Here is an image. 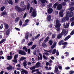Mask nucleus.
<instances>
[{
  "instance_id": "f257e3e1",
  "label": "nucleus",
  "mask_w": 74,
  "mask_h": 74,
  "mask_svg": "<svg viewBox=\"0 0 74 74\" xmlns=\"http://www.w3.org/2000/svg\"><path fill=\"white\" fill-rule=\"evenodd\" d=\"M73 16V12L71 11H67L66 12V15L65 17H64L62 19V22H64L66 21V20L68 21L69 19V18L72 17Z\"/></svg>"
},
{
  "instance_id": "f03ea898",
  "label": "nucleus",
  "mask_w": 74,
  "mask_h": 74,
  "mask_svg": "<svg viewBox=\"0 0 74 74\" xmlns=\"http://www.w3.org/2000/svg\"><path fill=\"white\" fill-rule=\"evenodd\" d=\"M26 5L25 6V8H22L18 6H15V10H16L18 12H22V11H25L26 8Z\"/></svg>"
},
{
  "instance_id": "7ed1b4c3",
  "label": "nucleus",
  "mask_w": 74,
  "mask_h": 74,
  "mask_svg": "<svg viewBox=\"0 0 74 74\" xmlns=\"http://www.w3.org/2000/svg\"><path fill=\"white\" fill-rule=\"evenodd\" d=\"M56 25L55 26V27H60V26H61V24L60 23L59 20L58 19L56 20Z\"/></svg>"
},
{
  "instance_id": "20e7f679",
  "label": "nucleus",
  "mask_w": 74,
  "mask_h": 74,
  "mask_svg": "<svg viewBox=\"0 0 74 74\" xmlns=\"http://www.w3.org/2000/svg\"><path fill=\"white\" fill-rule=\"evenodd\" d=\"M18 53L21 55H26V54L25 52L20 50L18 51Z\"/></svg>"
},
{
  "instance_id": "39448f33",
  "label": "nucleus",
  "mask_w": 74,
  "mask_h": 74,
  "mask_svg": "<svg viewBox=\"0 0 74 74\" xmlns=\"http://www.w3.org/2000/svg\"><path fill=\"white\" fill-rule=\"evenodd\" d=\"M40 66H41V63L40 62H38L35 65V66L37 68H39L40 67Z\"/></svg>"
},
{
  "instance_id": "423d86ee",
  "label": "nucleus",
  "mask_w": 74,
  "mask_h": 74,
  "mask_svg": "<svg viewBox=\"0 0 74 74\" xmlns=\"http://www.w3.org/2000/svg\"><path fill=\"white\" fill-rule=\"evenodd\" d=\"M22 71L21 72V74H28V72L26 70L24 69H21Z\"/></svg>"
},
{
  "instance_id": "0eeeda50",
  "label": "nucleus",
  "mask_w": 74,
  "mask_h": 74,
  "mask_svg": "<svg viewBox=\"0 0 74 74\" xmlns=\"http://www.w3.org/2000/svg\"><path fill=\"white\" fill-rule=\"evenodd\" d=\"M53 12V9L51 8H50L48 9V10H47L48 13L49 14H51Z\"/></svg>"
},
{
  "instance_id": "6e6552de",
  "label": "nucleus",
  "mask_w": 74,
  "mask_h": 74,
  "mask_svg": "<svg viewBox=\"0 0 74 74\" xmlns=\"http://www.w3.org/2000/svg\"><path fill=\"white\" fill-rule=\"evenodd\" d=\"M63 11L64 10H62L61 11L59 12V15L61 17H63Z\"/></svg>"
},
{
  "instance_id": "1a4fd4ad",
  "label": "nucleus",
  "mask_w": 74,
  "mask_h": 74,
  "mask_svg": "<svg viewBox=\"0 0 74 74\" xmlns=\"http://www.w3.org/2000/svg\"><path fill=\"white\" fill-rule=\"evenodd\" d=\"M3 25H4L5 29H8L9 28V25L8 24L5 23H3Z\"/></svg>"
},
{
  "instance_id": "9d476101",
  "label": "nucleus",
  "mask_w": 74,
  "mask_h": 74,
  "mask_svg": "<svg viewBox=\"0 0 74 74\" xmlns=\"http://www.w3.org/2000/svg\"><path fill=\"white\" fill-rule=\"evenodd\" d=\"M47 21L48 22H49V21H51V16L50 15H47Z\"/></svg>"
},
{
  "instance_id": "9b49d317",
  "label": "nucleus",
  "mask_w": 74,
  "mask_h": 74,
  "mask_svg": "<svg viewBox=\"0 0 74 74\" xmlns=\"http://www.w3.org/2000/svg\"><path fill=\"white\" fill-rule=\"evenodd\" d=\"M23 66L24 67L25 69H26V66H27V61L26 60H24V62L23 63Z\"/></svg>"
},
{
  "instance_id": "f8f14e48",
  "label": "nucleus",
  "mask_w": 74,
  "mask_h": 74,
  "mask_svg": "<svg viewBox=\"0 0 74 74\" xmlns=\"http://www.w3.org/2000/svg\"><path fill=\"white\" fill-rule=\"evenodd\" d=\"M29 32H27L25 34V36L26 39H28L29 38Z\"/></svg>"
},
{
  "instance_id": "ddd939ff",
  "label": "nucleus",
  "mask_w": 74,
  "mask_h": 74,
  "mask_svg": "<svg viewBox=\"0 0 74 74\" xmlns=\"http://www.w3.org/2000/svg\"><path fill=\"white\" fill-rule=\"evenodd\" d=\"M45 0H40V2L42 3V5L43 7L45 6L46 5L45 3Z\"/></svg>"
},
{
  "instance_id": "4468645a",
  "label": "nucleus",
  "mask_w": 74,
  "mask_h": 74,
  "mask_svg": "<svg viewBox=\"0 0 74 74\" xmlns=\"http://www.w3.org/2000/svg\"><path fill=\"white\" fill-rule=\"evenodd\" d=\"M32 16L33 17H36V15H37V14L35 10L33 11L32 12Z\"/></svg>"
},
{
  "instance_id": "2eb2a0df",
  "label": "nucleus",
  "mask_w": 74,
  "mask_h": 74,
  "mask_svg": "<svg viewBox=\"0 0 74 74\" xmlns=\"http://www.w3.org/2000/svg\"><path fill=\"white\" fill-rule=\"evenodd\" d=\"M62 8V6L61 4H59L57 6V9L58 10H60Z\"/></svg>"
},
{
  "instance_id": "dca6fc26",
  "label": "nucleus",
  "mask_w": 74,
  "mask_h": 74,
  "mask_svg": "<svg viewBox=\"0 0 74 74\" xmlns=\"http://www.w3.org/2000/svg\"><path fill=\"white\" fill-rule=\"evenodd\" d=\"M63 35L61 33L59 34L58 36H57V38L58 39H60V38H62V36Z\"/></svg>"
},
{
  "instance_id": "f3484780",
  "label": "nucleus",
  "mask_w": 74,
  "mask_h": 74,
  "mask_svg": "<svg viewBox=\"0 0 74 74\" xmlns=\"http://www.w3.org/2000/svg\"><path fill=\"white\" fill-rule=\"evenodd\" d=\"M71 37L70 36L68 35V36H66L64 39L65 41H67L68 40H69Z\"/></svg>"
},
{
  "instance_id": "a211bd4d",
  "label": "nucleus",
  "mask_w": 74,
  "mask_h": 74,
  "mask_svg": "<svg viewBox=\"0 0 74 74\" xmlns=\"http://www.w3.org/2000/svg\"><path fill=\"white\" fill-rule=\"evenodd\" d=\"M69 25L70 23H67L64 26V28H65V29H67V28H68L69 27Z\"/></svg>"
},
{
  "instance_id": "6ab92c4d",
  "label": "nucleus",
  "mask_w": 74,
  "mask_h": 74,
  "mask_svg": "<svg viewBox=\"0 0 74 74\" xmlns=\"http://www.w3.org/2000/svg\"><path fill=\"white\" fill-rule=\"evenodd\" d=\"M12 56H8L7 57V58L8 60H11V59H12Z\"/></svg>"
},
{
  "instance_id": "aec40b11",
  "label": "nucleus",
  "mask_w": 74,
  "mask_h": 74,
  "mask_svg": "<svg viewBox=\"0 0 74 74\" xmlns=\"http://www.w3.org/2000/svg\"><path fill=\"white\" fill-rule=\"evenodd\" d=\"M10 32V29H9L6 31V35H9Z\"/></svg>"
},
{
  "instance_id": "412c9836",
  "label": "nucleus",
  "mask_w": 74,
  "mask_h": 74,
  "mask_svg": "<svg viewBox=\"0 0 74 74\" xmlns=\"http://www.w3.org/2000/svg\"><path fill=\"white\" fill-rule=\"evenodd\" d=\"M8 3L9 4H11V5H12V4H13V2H12V0H9L8 1Z\"/></svg>"
},
{
  "instance_id": "4be33fe9",
  "label": "nucleus",
  "mask_w": 74,
  "mask_h": 74,
  "mask_svg": "<svg viewBox=\"0 0 74 74\" xmlns=\"http://www.w3.org/2000/svg\"><path fill=\"white\" fill-rule=\"evenodd\" d=\"M7 69L8 70H12V66L9 65L8 67H7Z\"/></svg>"
},
{
  "instance_id": "5701e85b",
  "label": "nucleus",
  "mask_w": 74,
  "mask_h": 74,
  "mask_svg": "<svg viewBox=\"0 0 74 74\" xmlns=\"http://www.w3.org/2000/svg\"><path fill=\"white\" fill-rule=\"evenodd\" d=\"M36 46H37V45H33L32 47L31 48V49L32 50L34 49L35 48H36Z\"/></svg>"
},
{
  "instance_id": "b1692460",
  "label": "nucleus",
  "mask_w": 74,
  "mask_h": 74,
  "mask_svg": "<svg viewBox=\"0 0 74 74\" xmlns=\"http://www.w3.org/2000/svg\"><path fill=\"white\" fill-rule=\"evenodd\" d=\"M36 69V67H35V65L33 66L32 67L30 68V70H35Z\"/></svg>"
},
{
  "instance_id": "393cba45",
  "label": "nucleus",
  "mask_w": 74,
  "mask_h": 74,
  "mask_svg": "<svg viewBox=\"0 0 74 74\" xmlns=\"http://www.w3.org/2000/svg\"><path fill=\"white\" fill-rule=\"evenodd\" d=\"M30 4L29 3H28L27 5V10H29L30 9Z\"/></svg>"
},
{
  "instance_id": "a878e982",
  "label": "nucleus",
  "mask_w": 74,
  "mask_h": 74,
  "mask_svg": "<svg viewBox=\"0 0 74 74\" xmlns=\"http://www.w3.org/2000/svg\"><path fill=\"white\" fill-rule=\"evenodd\" d=\"M49 36H47V38H46L45 39L44 42H47V41H48V40H49Z\"/></svg>"
},
{
  "instance_id": "bb28decb",
  "label": "nucleus",
  "mask_w": 74,
  "mask_h": 74,
  "mask_svg": "<svg viewBox=\"0 0 74 74\" xmlns=\"http://www.w3.org/2000/svg\"><path fill=\"white\" fill-rule=\"evenodd\" d=\"M66 32L65 30V29H62V32L61 34H62V35H63V34H64L66 33Z\"/></svg>"
},
{
  "instance_id": "cd10ccee",
  "label": "nucleus",
  "mask_w": 74,
  "mask_h": 74,
  "mask_svg": "<svg viewBox=\"0 0 74 74\" xmlns=\"http://www.w3.org/2000/svg\"><path fill=\"white\" fill-rule=\"evenodd\" d=\"M25 59H26V58L25 57H22L21 58L20 60V61H23V60H25Z\"/></svg>"
},
{
  "instance_id": "c85d7f7f",
  "label": "nucleus",
  "mask_w": 74,
  "mask_h": 74,
  "mask_svg": "<svg viewBox=\"0 0 74 74\" xmlns=\"http://www.w3.org/2000/svg\"><path fill=\"white\" fill-rule=\"evenodd\" d=\"M42 46L44 48H45V47H47V45L45 43L43 42L42 43Z\"/></svg>"
},
{
  "instance_id": "c756f323",
  "label": "nucleus",
  "mask_w": 74,
  "mask_h": 74,
  "mask_svg": "<svg viewBox=\"0 0 74 74\" xmlns=\"http://www.w3.org/2000/svg\"><path fill=\"white\" fill-rule=\"evenodd\" d=\"M19 21V17H17L16 18V19L15 20V22H18Z\"/></svg>"
},
{
  "instance_id": "7c9ffc66",
  "label": "nucleus",
  "mask_w": 74,
  "mask_h": 74,
  "mask_svg": "<svg viewBox=\"0 0 74 74\" xmlns=\"http://www.w3.org/2000/svg\"><path fill=\"white\" fill-rule=\"evenodd\" d=\"M63 40H61L58 43L59 45H62V44H63Z\"/></svg>"
},
{
  "instance_id": "2f4dec72",
  "label": "nucleus",
  "mask_w": 74,
  "mask_h": 74,
  "mask_svg": "<svg viewBox=\"0 0 74 74\" xmlns=\"http://www.w3.org/2000/svg\"><path fill=\"white\" fill-rule=\"evenodd\" d=\"M23 50H25L26 52H27V49L26 47H23Z\"/></svg>"
},
{
  "instance_id": "473e14b6",
  "label": "nucleus",
  "mask_w": 74,
  "mask_h": 74,
  "mask_svg": "<svg viewBox=\"0 0 74 74\" xmlns=\"http://www.w3.org/2000/svg\"><path fill=\"white\" fill-rule=\"evenodd\" d=\"M33 42L31 41L30 42L28 43L27 44L28 46H30L31 45H32L33 44Z\"/></svg>"
},
{
  "instance_id": "72a5a7b5",
  "label": "nucleus",
  "mask_w": 74,
  "mask_h": 74,
  "mask_svg": "<svg viewBox=\"0 0 74 74\" xmlns=\"http://www.w3.org/2000/svg\"><path fill=\"white\" fill-rule=\"evenodd\" d=\"M4 9H5V7L3 6L1 7V11H3L4 10Z\"/></svg>"
},
{
  "instance_id": "f704fd0d",
  "label": "nucleus",
  "mask_w": 74,
  "mask_h": 74,
  "mask_svg": "<svg viewBox=\"0 0 74 74\" xmlns=\"http://www.w3.org/2000/svg\"><path fill=\"white\" fill-rule=\"evenodd\" d=\"M21 5L23 7H25V3H24V2H23L22 1L21 2Z\"/></svg>"
},
{
  "instance_id": "c9c22d12",
  "label": "nucleus",
  "mask_w": 74,
  "mask_h": 74,
  "mask_svg": "<svg viewBox=\"0 0 74 74\" xmlns=\"http://www.w3.org/2000/svg\"><path fill=\"white\" fill-rule=\"evenodd\" d=\"M44 38H42L39 40V44H40L41 43V41H43V40H44Z\"/></svg>"
},
{
  "instance_id": "e433bc0d",
  "label": "nucleus",
  "mask_w": 74,
  "mask_h": 74,
  "mask_svg": "<svg viewBox=\"0 0 74 74\" xmlns=\"http://www.w3.org/2000/svg\"><path fill=\"white\" fill-rule=\"evenodd\" d=\"M18 57V54H16L14 56V59H17V58Z\"/></svg>"
},
{
  "instance_id": "4c0bfd02",
  "label": "nucleus",
  "mask_w": 74,
  "mask_h": 74,
  "mask_svg": "<svg viewBox=\"0 0 74 74\" xmlns=\"http://www.w3.org/2000/svg\"><path fill=\"white\" fill-rule=\"evenodd\" d=\"M69 10L70 11H74V7H72L69 9Z\"/></svg>"
},
{
  "instance_id": "58836bf2",
  "label": "nucleus",
  "mask_w": 74,
  "mask_h": 74,
  "mask_svg": "<svg viewBox=\"0 0 74 74\" xmlns=\"http://www.w3.org/2000/svg\"><path fill=\"white\" fill-rule=\"evenodd\" d=\"M64 54H66L65 56L67 57L69 55V53H68L67 52H66L65 53H64Z\"/></svg>"
},
{
  "instance_id": "ea45409f",
  "label": "nucleus",
  "mask_w": 74,
  "mask_h": 74,
  "mask_svg": "<svg viewBox=\"0 0 74 74\" xmlns=\"http://www.w3.org/2000/svg\"><path fill=\"white\" fill-rule=\"evenodd\" d=\"M49 43L50 45H52V43H53V41L51 40H50L49 41Z\"/></svg>"
},
{
  "instance_id": "a19ab883",
  "label": "nucleus",
  "mask_w": 74,
  "mask_h": 74,
  "mask_svg": "<svg viewBox=\"0 0 74 74\" xmlns=\"http://www.w3.org/2000/svg\"><path fill=\"white\" fill-rule=\"evenodd\" d=\"M57 29H56V30L57 32H59L60 30V28L59 27H56Z\"/></svg>"
},
{
  "instance_id": "79ce46f5",
  "label": "nucleus",
  "mask_w": 74,
  "mask_h": 74,
  "mask_svg": "<svg viewBox=\"0 0 74 74\" xmlns=\"http://www.w3.org/2000/svg\"><path fill=\"white\" fill-rule=\"evenodd\" d=\"M56 49H54L53 50L52 52L53 55H54V54H55V53H56Z\"/></svg>"
},
{
  "instance_id": "37998d69",
  "label": "nucleus",
  "mask_w": 74,
  "mask_h": 74,
  "mask_svg": "<svg viewBox=\"0 0 74 74\" xmlns=\"http://www.w3.org/2000/svg\"><path fill=\"white\" fill-rule=\"evenodd\" d=\"M40 34H39L38 35H37V36H36V37L35 38V39H37L39 37H40Z\"/></svg>"
},
{
  "instance_id": "c03bdc74",
  "label": "nucleus",
  "mask_w": 74,
  "mask_h": 74,
  "mask_svg": "<svg viewBox=\"0 0 74 74\" xmlns=\"http://www.w3.org/2000/svg\"><path fill=\"white\" fill-rule=\"evenodd\" d=\"M5 39H3L2 40H1L0 42V44H2V43H3L4 41H5Z\"/></svg>"
},
{
  "instance_id": "a18cd8bd",
  "label": "nucleus",
  "mask_w": 74,
  "mask_h": 74,
  "mask_svg": "<svg viewBox=\"0 0 74 74\" xmlns=\"http://www.w3.org/2000/svg\"><path fill=\"white\" fill-rule=\"evenodd\" d=\"M52 5L51 3H50L48 6V8H50V7H52Z\"/></svg>"
},
{
  "instance_id": "49530a36",
  "label": "nucleus",
  "mask_w": 74,
  "mask_h": 74,
  "mask_svg": "<svg viewBox=\"0 0 74 74\" xmlns=\"http://www.w3.org/2000/svg\"><path fill=\"white\" fill-rule=\"evenodd\" d=\"M33 7H31L30 10H29V13H32V11H33Z\"/></svg>"
},
{
  "instance_id": "de8ad7c7",
  "label": "nucleus",
  "mask_w": 74,
  "mask_h": 74,
  "mask_svg": "<svg viewBox=\"0 0 74 74\" xmlns=\"http://www.w3.org/2000/svg\"><path fill=\"white\" fill-rule=\"evenodd\" d=\"M56 37V34H52V38H55Z\"/></svg>"
},
{
  "instance_id": "09e8293b",
  "label": "nucleus",
  "mask_w": 74,
  "mask_h": 74,
  "mask_svg": "<svg viewBox=\"0 0 74 74\" xmlns=\"http://www.w3.org/2000/svg\"><path fill=\"white\" fill-rule=\"evenodd\" d=\"M57 5H58V3H56L54 4L53 7L54 8H55L56 7Z\"/></svg>"
},
{
  "instance_id": "8fccbe9b",
  "label": "nucleus",
  "mask_w": 74,
  "mask_h": 74,
  "mask_svg": "<svg viewBox=\"0 0 74 74\" xmlns=\"http://www.w3.org/2000/svg\"><path fill=\"white\" fill-rule=\"evenodd\" d=\"M13 62H14V63H18V60H17L16 59H14L12 60Z\"/></svg>"
},
{
  "instance_id": "3c124183",
  "label": "nucleus",
  "mask_w": 74,
  "mask_h": 74,
  "mask_svg": "<svg viewBox=\"0 0 74 74\" xmlns=\"http://www.w3.org/2000/svg\"><path fill=\"white\" fill-rule=\"evenodd\" d=\"M37 51L36 50L35 51H34V52H33V54L34 55H36V56H37Z\"/></svg>"
},
{
  "instance_id": "603ef678",
  "label": "nucleus",
  "mask_w": 74,
  "mask_h": 74,
  "mask_svg": "<svg viewBox=\"0 0 74 74\" xmlns=\"http://www.w3.org/2000/svg\"><path fill=\"white\" fill-rule=\"evenodd\" d=\"M27 15V13L26 12L25 13L23 17V19H25Z\"/></svg>"
},
{
  "instance_id": "864d4df0",
  "label": "nucleus",
  "mask_w": 74,
  "mask_h": 74,
  "mask_svg": "<svg viewBox=\"0 0 74 74\" xmlns=\"http://www.w3.org/2000/svg\"><path fill=\"white\" fill-rule=\"evenodd\" d=\"M44 51H45V52H50V53H51L52 52V51H51V50H50L49 51H47L45 50V49H44Z\"/></svg>"
},
{
  "instance_id": "5fc2aeb1",
  "label": "nucleus",
  "mask_w": 74,
  "mask_h": 74,
  "mask_svg": "<svg viewBox=\"0 0 74 74\" xmlns=\"http://www.w3.org/2000/svg\"><path fill=\"white\" fill-rule=\"evenodd\" d=\"M6 14V12H3L1 13V14L2 15H5V14Z\"/></svg>"
},
{
  "instance_id": "6e6d98bb",
  "label": "nucleus",
  "mask_w": 74,
  "mask_h": 74,
  "mask_svg": "<svg viewBox=\"0 0 74 74\" xmlns=\"http://www.w3.org/2000/svg\"><path fill=\"white\" fill-rule=\"evenodd\" d=\"M62 45H67V42H64L62 44Z\"/></svg>"
},
{
  "instance_id": "4d7b16f0",
  "label": "nucleus",
  "mask_w": 74,
  "mask_h": 74,
  "mask_svg": "<svg viewBox=\"0 0 74 74\" xmlns=\"http://www.w3.org/2000/svg\"><path fill=\"white\" fill-rule=\"evenodd\" d=\"M3 28V24H1V25L0 26V30L2 29Z\"/></svg>"
},
{
  "instance_id": "13d9d810",
  "label": "nucleus",
  "mask_w": 74,
  "mask_h": 74,
  "mask_svg": "<svg viewBox=\"0 0 74 74\" xmlns=\"http://www.w3.org/2000/svg\"><path fill=\"white\" fill-rule=\"evenodd\" d=\"M56 56H59V51H57V52H56Z\"/></svg>"
},
{
  "instance_id": "bf43d9fd",
  "label": "nucleus",
  "mask_w": 74,
  "mask_h": 74,
  "mask_svg": "<svg viewBox=\"0 0 74 74\" xmlns=\"http://www.w3.org/2000/svg\"><path fill=\"white\" fill-rule=\"evenodd\" d=\"M22 22L21 21H20L19 22V25L21 26H22Z\"/></svg>"
},
{
  "instance_id": "052dcab7",
  "label": "nucleus",
  "mask_w": 74,
  "mask_h": 74,
  "mask_svg": "<svg viewBox=\"0 0 74 74\" xmlns=\"http://www.w3.org/2000/svg\"><path fill=\"white\" fill-rule=\"evenodd\" d=\"M34 2L35 4H37V2L36 1V0H34Z\"/></svg>"
},
{
  "instance_id": "680f3d73",
  "label": "nucleus",
  "mask_w": 74,
  "mask_h": 74,
  "mask_svg": "<svg viewBox=\"0 0 74 74\" xmlns=\"http://www.w3.org/2000/svg\"><path fill=\"white\" fill-rule=\"evenodd\" d=\"M27 23H25L22 25V27H24V26H27Z\"/></svg>"
},
{
  "instance_id": "e2e57ef3",
  "label": "nucleus",
  "mask_w": 74,
  "mask_h": 74,
  "mask_svg": "<svg viewBox=\"0 0 74 74\" xmlns=\"http://www.w3.org/2000/svg\"><path fill=\"white\" fill-rule=\"evenodd\" d=\"M14 29L16 30H17V31H20V29L18 28L15 27Z\"/></svg>"
},
{
  "instance_id": "0e129e2a",
  "label": "nucleus",
  "mask_w": 74,
  "mask_h": 74,
  "mask_svg": "<svg viewBox=\"0 0 74 74\" xmlns=\"http://www.w3.org/2000/svg\"><path fill=\"white\" fill-rule=\"evenodd\" d=\"M74 34V30L72 31L71 33V35H73Z\"/></svg>"
},
{
  "instance_id": "69168bd1",
  "label": "nucleus",
  "mask_w": 74,
  "mask_h": 74,
  "mask_svg": "<svg viewBox=\"0 0 74 74\" xmlns=\"http://www.w3.org/2000/svg\"><path fill=\"white\" fill-rule=\"evenodd\" d=\"M28 65V66H30V65H31L32 64V63L30 62H27Z\"/></svg>"
},
{
  "instance_id": "338daca9",
  "label": "nucleus",
  "mask_w": 74,
  "mask_h": 74,
  "mask_svg": "<svg viewBox=\"0 0 74 74\" xmlns=\"http://www.w3.org/2000/svg\"><path fill=\"white\" fill-rule=\"evenodd\" d=\"M73 21H74V18H71L70 19V21H71V22H72Z\"/></svg>"
},
{
  "instance_id": "774afa93",
  "label": "nucleus",
  "mask_w": 74,
  "mask_h": 74,
  "mask_svg": "<svg viewBox=\"0 0 74 74\" xmlns=\"http://www.w3.org/2000/svg\"><path fill=\"white\" fill-rule=\"evenodd\" d=\"M74 25V22H73L71 24V26H73Z\"/></svg>"
}]
</instances>
